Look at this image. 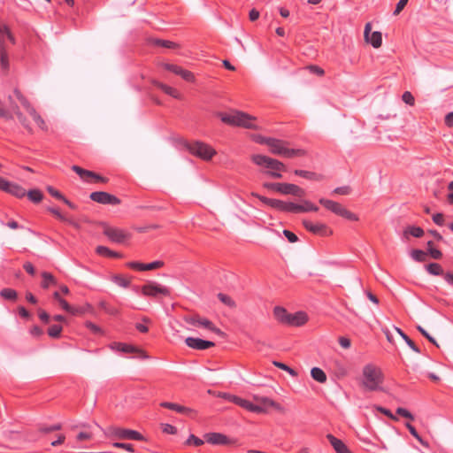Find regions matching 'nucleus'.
I'll use <instances>...</instances> for the list:
<instances>
[{
  "label": "nucleus",
  "instance_id": "c85d7f7f",
  "mask_svg": "<svg viewBox=\"0 0 453 453\" xmlns=\"http://www.w3.org/2000/svg\"><path fill=\"white\" fill-rule=\"evenodd\" d=\"M269 206L281 211L292 212V203H286L281 200L272 198Z\"/></svg>",
  "mask_w": 453,
  "mask_h": 453
},
{
  "label": "nucleus",
  "instance_id": "a211bd4d",
  "mask_svg": "<svg viewBox=\"0 0 453 453\" xmlns=\"http://www.w3.org/2000/svg\"><path fill=\"white\" fill-rule=\"evenodd\" d=\"M229 401L234 403L235 404L256 413H264L265 412V410L258 405H255L251 403L250 402L242 399L239 396H229Z\"/></svg>",
  "mask_w": 453,
  "mask_h": 453
},
{
  "label": "nucleus",
  "instance_id": "c03bdc74",
  "mask_svg": "<svg viewBox=\"0 0 453 453\" xmlns=\"http://www.w3.org/2000/svg\"><path fill=\"white\" fill-rule=\"evenodd\" d=\"M427 250L430 256L434 259H440L442 257V253L434 248V243L432 241L427 242Z\"/></svg>",
  "mask_w": 453,
  "mask_h": 453
},
{
  "label": "nucleus",
  "instance_id": "9b49d317",
  "mask_svg": "<svg viewBox=\"0 0 453 453\" xmlns=\"http://www.w3.org/2000/svg\"><path fill=\"white\" fill-rule=\"evenodd\" d=\"M142 293L146 296L157 297L159 295L168 296L170 290L157 282L149 281L142 287Z\"/></svg>",
  "mask_w": 453,
  "mask_h": 453
},
{
  "label": "nucleus",
  "instance_id": "864d4df0",
  "mask_svg": "<svg viewBox=\"0 0 453 453\" xmlns=\"http://www.w3.org/2000/svg\"><path fill=\"white\" fill-rule=\"evenodd\" d=\"M402 99L405 104L411 106L415 104V98L410 91H405L402 96Z\"/></svg>",
  "mask_w": 453,
  "mask_h": 453
},
{
  "label": "nucleus",
  "instance_id": "6e6552de",
  "mask_svg": "<svg viewBox=\"0 0 453 453\" xmlns=\"http://www.w3.org/2000/svg\"><path fill=\"white\" fill-rule=\"evenodd\" d=\"M188 149L190 153L206 161L211 159L216 155V150L212 147L202 142H195L189 144Z\"/></svg>",
  "mask_w": 453,
  "mask_h": 453
},
{
  "label": "nucleus",
  "instance_id": "bf43d9fd",
  "mask_svg": "<svg viewBox=\"0 0 453 453\" xmlns=\"http://www.w3.org/2000/svg\"><path fill=\"white\" fill-rule=\"evenodd\" d=\"M417 328L430 342L434 344L436 347H439V344L437 343L435 339L432 337L423 327L418 326Z\"/></svg>",
  "mask_w": 453,
  "mask_h": 453
},
{
  "label": "nucleus",
  "instance_id": "bb28decb",
  "mask_svg": "<svg viewBox=\"0 0 453 453\" xmlns=\"http://www.w3.org/2000/svg\"><path fill=\"white\" fill-rule=\"evenodd\" d=\"M1 36H0V47H7L6 39L12 44L15 43V38L9 27L5 25L0 26Z\"/></svg>",
  "mask_w": 453,
  "mask_h": 453
},
{
  "label": "nucleus",
  "instance_id": "de8ad7c7",
  "mask_svg": "<svg viewBox=\"0 0 453 453\" xmlns=\"http://www.w3.org/2000/svg\"><path fill=\"white\" fill-rule=\"evenodd\" d=\"M62 332V326L58 325H52L48 329V334L51 338H58Z\"/></svg>",
  "mask_w": 453,
  "mask_h": 453
},
{
  "label": "nucleus",
  "instance_id": "680f3d73",
  "mask_svg": "<svg viewBox=\"0 0 453 453\" xmlns=\"http://www.w3.org/2000/svg\"><path fill=\"white\" fill-rule=\"evenodd\" d=\"M377 410L379 411H380L381 413L385 414L386 416H388L392 420H394V421H397L398 420L397 417L395 416L394 414H392V412L389 410H388L386 408H383V407H380V406L377 407Z\"/></svg>",
  "mask_w": 453,
  "mask_h": 453
},
{
  "label": "nucleus",
  "instance_id": "4468645a",
  "mask_svg": "<svg viewBox=\"0 0 453 453\" xmlns=\"http://www.w3.org/2000/svg\"><path fill=\"white\" fill-rule=\"evenodd\" d=\"M111 348L112 349H117V350H119V351H122V352H126V353H131V352H134V353H137L139 355V357L141 358H143V359H149L150 358V356L148 355V353L142 349H139V348H136L133 345H128V344H125V343H119V342H114L111 345Z\"/></svg>",
  "mask_w": 453,
  "mask_h": 453
},
{
  "label": "nucleus",
  "instance_id": "c756f323",
  "mask_svg": "<svg viewBox=\"0 0 453 453\" xmlns=\"http://www.w3.org/2000/svg\"><path fill=\"white\" fill-rule=\"evenodd\" d=\"M160 405L162 407H165V408H167V409L178 411L180 413L190 414V413L194 412V411L189 409V408H187L185 406H182V405H180V404H177V403H173L164 402V403H161Z\"/></svg>",
  "mask_w": 453,
  "mask_h": 453
},
{
  "label": "nucleus",
  "instance_id": "58836bf2",
  "mask_svg": "<svg viewBox=\"0 0 453 453\" xmlns=\"http://www.w3.org/2000/svg\"><path fill=\"white\" fill-rule=\"evenodd\" d=\"M0 63L2 69L6 72L9 69V59L7 47H0Z\"/></svg>",
  "mask_w": 453,
  "mask_h": 453
},
{
  "label": "nucleus",
  "instance_id": "5fc2aeb1",
  "mask_svg": "<svg viewBox=\"0 0 453 453\" xmlns=\"http://www.w3.org/2000/svg\"><path fill=\"white\" fill-rule=\"evenodd\" d=\"M280 185L281 182H265L263 184L264 188L279 193L280 191Z\"/></svg>",
  "mask_w": 453,
  "mask_h": 453
},
{
  "label": "nucleus",
  "instance_id": "dca6fc26",
  "mask_svg": "<svg viewBox=\"0 0 453 453\" xmlns=\"http://www.w3.org/2000/svg\"><path fill=\"white\" fill-rule=\"evenodd\" d=\"M185 343L191 349L203 350L215 346L213 342L205 341L200 338L188 337L185 339Z\"/></svg>",
  "mask_w": 453,
  "mask_h": 453
},
{
  "label": "nucleus",
  "instance_id": "0eeeda50",
  "mask_svg": "<svg viewBox=\"0 0 453 453\" xmlns=\"http://www.w3.org/2000/svg\"><path fill=\"white\" fill-rule=\"evenodd\" d=\"M319 203L323 205L327 210L331 211L332 212L335 213L336 215H339L341 217H343L347 219L352 220V221H357L358 217L354 214L353 212L347 210L345 207H343L341 203L328 200L326 198H320Z\"/></svg>",
  "mask_w": 453,
  "mask_h": 453
},
{
  "label": "nucleus",
  "instance_id": "2eb2a0df",
  "mask_svg": "<svg viewBox=\"0 0 453 453\" xmlns=\"http://www.w3.org/2000/svg\"><path fill=\"white\" fill-rule=\"evenodd\" d=\"M309 320L308 315L303 311H297L296 313H288V319L285 325L290 326H302Z\"/></svg>",
  "mask_w": 453,
  "mask_h": 453
},
{
  "label": "nucleus",
  "instance_id": "c9c22d12",
  "mask_svg": "<svg viewBox=\"0 0 453 453\" xmlns=\"http://www.w3.org/2000/svg\"><path fill=\"white\" fill-rule=\"evenodd\" d=\"M372 45L373 48L378 49L382 44V35L380 32L375 31L369 36L368 42Z\"/></svg>",
  "mask_w": 453,
  "mask_h": 453
},
{
  "label": "nucleus",
  "instance_id": "f03ea898",
  "mask_svg": "<svg viewBox=\"0 0 453 453\" xmlns=\"http://www.w3.org/2000/svg\"><path fill=\"white\" fill-rule=\"evenodd\" d=\"M362 387L368 391H376L380 389L382 383V373L380 368L373 365H366L363 368Z\"/></svg>",
  "mask_w": 453,
  "mask_h": 453
},
{
  "label": "nucleus",
  "instance_id": "69168bd1",
  "mask_svg": "<svg viewBox=\"0 0 453 453\" xmlns=\"http://www.w3.org/2000/svg\"><path fill=\"white\" fill-rule=\"evenodd\" d=\"M188 444L194 443L196 446H201L203 444V441L191 434L187 441Z\"/></svg>",
  "mask_w": 453,
  "mask_h": 453
},
{
  "label": "nucleus",
  "instance_id": "f257e3e1",
  "mask_svg": "<svg viewBox=\"0 0 453 453\" xmlns=\"http://www.w3.org/2000/svg\"><path fill=\"white\" fill-rule=\"evenodd\" d=\"M221 120L228 125L237 126L244 128L257 129L256 117L242 111H233L230 113L219 114Z\"/></svg>",
  "mask_w": 453,
  "mask_h": 453
},
{
  "label": "nucleus",
  "instance_id": "b1692460",
  "mask_svg": "<svg viewBox=\"0 0 453 453\" xmlns=\"http://www.w3.org/2000/svg\"><path fill=\"white\" fill-rule=\"evenodd\" d=\"M326 438L329 441L332 447L334 448V449L336 451V453H351L342 440L334 437L332 434H327Z\"/></svg>",
  "mask_w": 453,
  "mask_h": 453
},
{
  "label": "nucleus",
  "instance_id": "6ab92c4d",
  "mask_svg": "<svg viewBox=\"0 0 453 453\" xmlns=\"http://www.w3.org/2000/svg\"><path fill=\"white\" fill-rule=\"evenodd\" d=\"M280 193L282 195H292L297 197H303L305 195V191L299 186L286 182H281Z\"/></svg>",
  "mask_w": 453,
  "mask_h": 453
},
{
  "label": "nucleus",
  "instance_id": "423d86ee",
  "mask_svg": "<svg viewBox=\"0 0 453 453\" xmlns=\"http://www.w3.org/2000/svg\"><path fill=\"white\" fill-rule=\"evenodd\" d=\"M184 320L194 326L203 327L217 334L219 336H225V334L219 328L216 327L211 320L201 317L198 314L187 315L184 317Z\"/></svg>",
  "mask_w": 453,
  "mask_h": 453
},
{
  "label": "nucleus",
  "instance_id": "8fccbe9b",
  "mask_svg": "<svg viewBox=\"0 0 453 453\" xmlns=\"http://www.w3.org/2000/svg\"><path fill=\"white\" fill-rule=\"evenodd\" d=\"M273 364L274 366H276L283 371L288 372L291 376H293V377L297 376V372L294 369L288 366L287 365L278 362V361H273Z\"/></svg>",
  "mask_w": 453,
  "mask_h": 453
},
{
  "label": "nucleus",
  "instance_id": "5701e85b",
  "mask_svg": "<svg viewBox=\"0 0 453 453\" xmlns=\"http://www.w3.org/2000/svg\"><path fill=\"white\" fill-rule=\"evenodd\" d=\"M254 399L257 403H259L265 406L273 408L274 410H276L278 412H280L281 414H284L286 412V409L282 405H280V403L274 402L273 400H272L268 397L255 395Z\"/></svg>",
  "mask_w": 453,
  "mask_h": 453
},
{
  "label": "nucleus",
  "instance_id": "338daca9",
  "mask_svg": "<svg viewBox=\"0 0 453 453\" xmlns=\"http://www.w3.org/2000/svg\"><path fill=\"white\" fill-rule=\"evenodd\" d=\"M433 220L435 224L442 226L444 224V215L442 213H436L433 216Z\"/></svg>",
  "mask_w": 453,
  "mask_h": 453
},
{
  "label": "nucleus",
  "instance_id": "e2e57ef3",
  "mask_svg": "<svg viewBox=\"0 0 453 453\" xmlns=\"http://www.w3.org/2000/svg\"><path fill=\"white\" fill-rule=\"evenodd\" d=\"M86 326L95 334H103V330L92 322H86Z\"/></svg>",
  "mask_w": 453,
  "mask_h": 453
},
{
  "label": "nucleus",
  "instance_id": "37998d69",
  "mask_svg": "<svg viewBox=\"0 0 453 453\" xmlns=\"http://www.w3.org/2000/svg\"><path fill=\"white\" fill-rule=\"evenodd\" d=\"M177 75H180L183 80L190 82L195 81V75L186 69H183L182 67H179L178 72L176 73Z\"/></svg>",
  "mask_w": 453,
  "mask_h": 453
},
{
  "label": "nucleus",
  "instance_id": "6e6d98bb",
  "mask_svg": "<svg viewBox=\"0 0 453 453\" xmlns=\"http://www.w3.org/2000/svg\"><path fill=\"white\" fill-rule=\"evenodd\" d=\"M406 427L408 428V430L410 431V433L423 445H427L423 440L422 438L418 435V434L417 433L415 427L413 426H411L410 423H407L406 424Z\"/></svg>",
  "mask_w": 453,
  "mask_h": 453
},
{
  "label": "nucleus",
  "instance_id": "0e129e2a",
  "mask_svg": "<svg viewBox=\"0 0 453 453\" xmlns=\"http://www.w3.org/2000/svg\"><path fill=\"white\" fill-rule=\"evenodd\" d=\"M47 190H48V192H49L51 196H54V197H56L57 199H59V200L64 199V196H63L59 191H58L57 189H55L54 188H52V187L49 186V187L47 188Z\"/></svg>",
  "mask_w": 453,
  "mask_h": 453
},
{
  "label": "nucleus",
  "instance_id": "1a4fd4ad",
  "mask_svg": "<svg viewBox=\"0 0 453 453\" xmlns=\"http://www.w3.org/2000/svg\"><path fill=\"white\" fill-rule=\"evenodd\" d=\"M103 233L111 242L116 243H123L131 236L130 233L124 229L113 227L105 224L103 225Z\"/></svg>",
  "mask_w": 453,
  "mask_h": 453
},
{
  "label": "nucleus",
  "instance_id": "a19ab883",
  "mask_svg": "<svg viewBox=\"0 0 453 453\" xmlns=\"http://www.w3.org/2000/svg\"><path fill=\"white\" fill-rule=\"evenodd\" d=\"M218 298L226 306L232 309L236 308V303L231 296L225 295L223 293H219L218 294Z\"/></svg>",
  "mask_w": 453,
  "mask_h": 453
},
{
  "label": "nucleus",
  "instance_id": "4be33fe9",
  "mask_svg": "<svg viewBox=\"0 0 453 453\" xmlns=\"http://www.w3.org/2000/svg\"><path fill=\"white\" fill-rule=\"evenodd\" d=\"M292 212L317 211L319 208L309 200H302L301 204L292 203Z\"/></svg>",
  "mask_w": 453,
  "mask_h": 453
},
{
  "label": "nucleus",
  "instance_id": "3c124183",
  "mask_svg": "<svg viewBox=\"0 0 453 453\" xmlns=\"http://www.w3.org/2000/svg\"><path fill=\"white\" fill-rule=\"evenodd\" d=\"M1 296L9 300H15L17 298V292L11 288H4L1 291Z\"/></svg>",
  "mask_w": 453,
  "mask_h": 453
},
{
  "label": "nucleus",
  "instance_id": "9d476101",
  "mask_svg": "<svg viewBox=\"0 0 453 453\" xmlns=\"http://www.w3.org/2000/svg\"><path fill=\"white\" fill-rule=\"evenodd\" d=\"M111 436L117 440H134V441H144V437L142 434L135 430L113 427L111 429Z\"/></svg>",
  "mask_w": 453,
  "mask_h": 453
},
{
  "label": "nucleus",
  "instance_id": "393cba45",
  "mask_svg": "<svg viewBox=\"0 0 453 453\" xmlns=\"http://www.w3.org/2000/svg\"><path fill=\"white\" fill-rule=\"evenodd\" d=\"M303 226L310 232L317 234H323L326 229V226L322 223H312L310 220H303Z\"/></svg>",
  "mask_w": 453,
  "mask_h": 453
},
{
  "label": "nucleus",
  "instance_id": "13d9d810",
  "mask_svg": "<svg viewBox=\"0 0 453 453\" xmlns=\"http://www.w3.org/2000/svg\"><path fill=\"white\" fill-rule=\"evenodd\" d=\"M252 139H253V141H255L257 143L265 144L267 146L269 145V142H270V140H271V138L264 137V136H262L260 134H253L252 135Z\"/></svg>",
  "mask_w": 453,
  "mask_h": 453
},
{
  "label": "nucleus",
  "instance_id": "a18cd8bd",
  "mask_svg": "<svg viewBox=\"0 0 453 453\" xmlns=\"http://www.w3.org/2000/svg\"><path fill=\"white\" fill-rule=\"evenodd\" d=\"M28 198L34 203H39L42 199V194L38 189H32L27 193Z\"/></svg>",
  "mask_w": 453,
  "mask_h": 453
},
{
  "label": "nucleus",
  "instance_id": "052dcab7",
  "mask_svg": "<svg viewBox=\"0 0 453 453\" xmlns=\"http://www.w3.org/2000/svg\"><path fill=\"white\" fill-rule=\"evenodd\" d=\"M161 426H162L163 432L165 434H175L177 432V429L172 425L162 424Z\"/></svg>",
  "mask_w": 453,
  "mask_h": 453
},
{
  "label": "nucleus",
  "instance_id": "f3484780",
  "mask_svg": "<svg viewBox=\"0 0 453 453\" xmlns=\"http://www.w3.org/2000/svg\"><path fill=\"white\" fill-rule=\"evenodd\" d=\"M10 103L12 104V112L16 117L20 125L27 129L29 133L33 132V128L30 125L29 120L24 114V112L20 110V108L17 104H13L12 98L9 97Z\"/></svg>",
  "mask_w": 453,
  "mask_h": 453
},
{
  "label": "nucleus",
  "instance_id": "7c9ffc66",
  "mask_svg": "<svg viewBox=\"0 0 453 453\" xmlns=\"http://www.w3.org/2000/svg\"><path fill=\"white\" fill-rule=\"evenodd\" d=\"M154 83L157 88H159L165 94H167L174 98H177V99L180 98V93L176 88H172L166 84H164V83H161L158 81H155Z\"/></svg>",
  "mask_w": 453,
  "mask_h": 453
},
{
  "label": "nucleus",
  "instance_id": "aec40b11",
  "mask_svg": "<svg viewBox=\"0 0 453 453\" xmlns=\"http://www.w3.org/2000/svg\"><path fill=\"white\" fill-rule=\"evenodd\" d=\"M127 265L133 269H136V270H140V271H151V270H156V269L161 268L164 265V262L159 261V260L154 261V262L149 263V264H142V263H139V262H130V263H128Z\"/></svg>",
  "mask_w": 453,
  "mask_h": 453
},
{
  "label": "nucleus",
  "instance_id": "412c9836",
  "mask_svg": "<svg viewBox=\"0 0 453 453\" xmlns=\"http://www.w3.org/2000/svg\"><path fill=\"white\" fill-rule=\"evenodd\" d=\"M72 169L84 180H88L89 178H93L97 181L106 182V179L101 177L91 171L82 169L78 165H73Z\"/></svg>",
  "mask_w": 453,
  "mask_h": 453
},
{
  "label": "nucleus",
  "instance_id": "4c0bfd02",
  "mask_svg": "<svg viewBox=\"0 0 453 453\" xmlns=\"http://www.w3.org/2000/svg\"><path fill=\"white\" fill-rule=\"evenodd\" d=\"M42 277L43 279V280L42 282V287L43 288H48L50 285L57 284L56 278L51 273H50L48 272H42Z\"/></svg>",
  "mask_w": 453,
  "mask_h": 453
},
{
  "label": "nucleus",
  "instance_id": "4d7b16f0",
  "mask_svg": "<svg viewBox=\"0 0 453 453\" xmlns=\"http://www.w3.org/2000/svg\"><path fill=\"white\" fill-rule=\"evenodd\" d=\"M396 413L399 414L400 416L405 418H408L410 420H413L414 419V416L406 409L404 408H402V407H399L396 409Z\"/></svg>",
  "mask_w": 453,
  "mask_h": 453
},
{
  "label": "nucleus",
  "instance_id": "f8f14e48",
  "mask_svg": "<svg viewBox=\"0 0 453 453\" xmlns=\"http://www.w3.org/2000/svg\"><path fill=\"white\" fill-rule=\"evenodd\" d=\"M90 199L102 204H119L120 200L113 195L107 192H93L89 196Z\"/></svg>",
  "mask_w": 453,
  "mask_h": 453
},
{
  "label": "nucleus",
  "instance_id": "20e7f679",
  "mask_svg": "<svg viewBox=\"0 0 453 453\" xmlns=\"http://www.w3.org/2000/svg\"><path fill=\"white\" fill-rule=\"evenodd\" d=\"M268 147L273 154L283 156L288 158L303 157L305 155L304 150L288 149L285 146V142L283 141L274 138H271Z\"/></svg>",
  "mask_w": 453,
  "mask_h": 453
},
{
  "label": "nucleus",
  "instance_id": "09e8293b",
  "mask_svg": "<svg viewBox=\"0 0 453 453\" xmlns=\"http://www.w3.org/2000/svg\"><path fill=\"white\" fill-rule=\"evenodd\" d=\"M152 42L156 45H159V46L168 48V49H176L178 47V45L175 42H171V41L156 39V40H153Z\"/></svg>",
  "mask_w": 453,
  "mask_h": 453
},
{
  "label": "nucleus",
  "instance_id": "473e14b6",
  "mask_svg": "<svg viewBox=\"0 0 453 453\" xmlns=\"http://www.w3.org/2000/svg\"><path fill=\"white\" fill-rule=\"evenodd\" d=\"M311 375L312 377V379L319 383H325L326 381V374L325 373V372L319 368V367H313L311 370Z\"/></svg>",
  "mask_w": 453,
  "mask_h": 453
},
{
  "label": "nucleus",
  "instance_id": "39448f33",
  "mask_svg": "<svg viewBox=\"0 0 453 453\" xmlns=\"http://www.w3.org/2000/svg\"><path fill=\"white\" fill-rule=\"evenodd\" d=\"M14 94L20 104L22 105L25 111L33 119L35 124L42 129L46 131L47 125L42 116L36 111L30 102L21 94L18 89L14 90Z\"/></svg>",
  "mask_w": 453,
  "mask_h": 453
},
{
  "label": "nucleus",
  "instance_id": "79ce46f5",
  "mask_svg": "<svg viewBox=\"0 0 453 453\" xmlns=\"http://www.w3.org/2000/svg\"><path fill=\"white\" fill-rule=\"evenodd\" d=\"M426 270L433 275H443L444 272L442 267L436 263H432L426 265Z\"/></svg>",
  "mask_w": 453,
  "mask_h": 453
},
{
  "label": "nucleus",
  "instance_id": "49530a36",
  "mask_svg": "<svg viewBox=\"0 0 453 453\" xmlns=\"http://www.w3.org/2000/svg\"><path fill=\"white\" fill-rule=\"evenodd\" d=\"M411 255L418 262H424L426 259V253L421 250H413Z\"/></svg>",
  "mask_w": 453,
  "mask_h": 453
},
{
  "label": "nucleus",
  "instance_id": "ddd939ff",
  "mask_svg": "<svg viewBox=\"0 0 453 453\" xmlns=\"http://www.w3.org/2000/svg\"><path fill=\"white\" fill-rule=\"evenodd\" d=\"M206 441L214 445H235L237 441L219 433H211L205 435Z\"/></svg>",
  "mask_w": 453,
  "mask_h": 453
},
{
  "label": "nucleus",
  "instance_id": "e433bc0d",
  "mask_svg": "<svg viewBox=\"0 0 453 453\" xmlns=\"http://www.w3.org/2000/svg\"><path fill=\"white\" fill-rule=\"evenodd\" d=\"M58 303L63 310H65V311L69 312L72 315H79L83 312L81 309H77V308L71 306L63 298L59 299V301Z\"/></svg>",
  "mask_w": 453,
  "mask_h": 453
},
{
  "label": "nucleus",
  "instance_id": "72a5a7b5",
  "mask_svg": "<svg viewBox=\"0 0 453 453\" xmlns=\"http://www.w3.org/2000/svg\"><path fill=\"white\" fill-rule=\"evenodd\" d=\"M273 315L279 322L285 324L288 319V312L287 311V310L285 308L280 307V306H276L273 309Z\"/></svg>",
  "mask_w": 453,
  "mask_h": 453
},
{
  "label": "nucleus",
  "instance_id": "603ef678",
  "mask_svg": "<svg viewBox=\"0 0 453 453\" xmlns=\"http://www.w3.org/2000/svg\"><path fill=\"white\" fill-rule=\"evenodd\" d=\"M49 211L56 216L58 219L62 221H68L70 224H73L74 226L78 227V225L74 224L71 220H68L58 209L49 208Z\"/></svg>",
  "mask_w": 453,
  "mask_h": 453
},
{
  "label": "nucleus",
  "instance_id": "a878e982",
  "mask_svg": "<svg viewBox=\"0 0 453 453\" xmlns=\"http://www.w3.org/2000/svg\"><path fill=\"white\" fill-rule=\"evenodd\" d=\"M411 235L420 238L424 235V230L419 226H408L403 232V237L405 241H409Z\"/></svg>",
  "mask_w": 453,
  "mask_h": 453
},
{
  "label": "nucleus",
  "instance_id": "7ed1b4c3",
  "mask_svg": "<svg viewBox=\"0 0 453 453\" xmlns=\"http://www.w3.org/2000/svg\"><path fill=\"white\" fill-rule=\"evenodd\" d=\"M250 159L257 165L264 166L268 169L267 173L275 179H280L282 177L280 172L286 170L283 163L262 154H253Z\"/></svg>",
  "mask_w": 453,
  "mask_h": 453
},
{
  "label": "nucleus",
  "instance_id": "cd10ccee",
  "mask_svg": "<svg viewBox=\"0 0 453 453\" xmlns=\"http://www.w3.org/2000/svg\"><path fill=\"white\" fill-rule=\"evenodd\" d=\"M5 192L10 193L19 198L24 197L27 195L26 189L10 181L8 182Z\"/></svg>",
  "mask_w": 453,
  "mask_h": 453
},
{
  "label": "nucleus",
  "instance_id": "774afa93",
  "mask_svg": "<svg viewBox=\"0 0 453 453\" xmlns=\"http://www.w3.org/2000/svg\"><path fill=\"white\" fill-rule=\"evenodd\" d=\"M283 234L288 238V240L292 243L297 242V240H298L297 236L294 233H292L288 230H284Z\"/></svg>",
  "mask_w": 453,
  "mask_h": 453
},
{
  "label": "nucleus",
  "instance_id": "2f4dec72",
  "mask_svg": "<svg viewBox=\"0 0 453 453\" xmlns=\"http://www.w3.org/2000/svg\"><path fill=\"white\" fill-rule=\"evenodd\" d=\"M294 173L297 176H301L303 178L314 180V181H319L323 179V176L321 174H318L313 172L309 171H303V170H295Z\"/></svg>",
  "mask_w": 453,
  "mask_h": 453
},
{
  "label": "nucleus",
  "instance_id": "ea45409f",
  "mask_svg": "<svg viewBox=\"0 0 453 453\" xmlns=\"http://www.w3.org/2000/svg\"><path fill=\"white\" fill-rule=\"evenodd\" d=\"M111 280L122 288H127L130 284V280L120 274L112 275Z\"/></svg>",
  "mask_w": 453,
  "mask_h": 453
},
{
  "label": "nucleus",
  "instance_id": "f704fd0d",
  "mask_svg": "<svg viewBox=\"0 0 453 453\" xmlns=\"http://www.w3.org/2000/svg\"><path fill=\"white\" fill-rule=\"evenodd\" d=\"M96 252L98 255L110 257L119 258L122 257L121 254L115 252L113 250H111L109 248H107L105 246H97L96 249Z\"/></svg>",
  "mask_w": 453,
  "mask_h": 453
}]
</instances>
